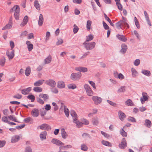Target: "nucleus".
Instances as JSON below:
<instances>
[{
  "mask_svg": "<svg viewBox=\"0 0 152 152\" xmlns=\"http://www.w3.org/2000/svg\"><path fill=\"white\" fill-rule=\"evenodd\" d=\"M122 20H120L115 24L116 27L118 29H122L123 27L127 26V28H128L129 26L127 22L126 18L122 17Z\"/></svg>",
  "mask_w": 152,
  "mask_h": 152,
  "instance_id": "1",
  "label": "nucleus"
},
{
  "mask_svg": "<svg viewBox=\"0 0 152 152\" xmlns=\"http://www.w3.org/2000/svg\"><path fill=\"white\" fill-rule=\"evenodd\" d=\"M11 12L14 11V16L16 20H18L19 18L20 8L18 5L14 6L11 9Z\"/></svg>",
  "mask_w": 152,
  "mask_h": 152,
  "instance_id": "2",
  "label": "nucleus"
},
{
  "mask_svg": "<svg viewBox=\"0 0 152 152\" xmlns=\"http://www.w3.org/2000/svg\"><path fill=\"white\" fill-rule=\"evenodd\" d=\"M83 45L86 49L87 50H91L94 49L96 45V43L94 42H85L83 43Z\"/></svg>",
  "mask_w": 152,
  "mask_h": 152,
  "instance_id": "3",
  "label": "nucleus"
},
{
  "mask_svg": "<svg viewBox=\"0 0 152 152\" xmlns=\"http://www.w3.org/2000/svg\"><path fill=\"white\" fill-rule=\"evenodd\" d=\"M81 76L82 74L80 72L72 73L70 76V78L73 81H77L80 79Z\"/></svg>",
  "mask_w": 152,
  "mask_h": 152,
  "instance_id": "4",
  "label": "nucleus"
},
{
  "mask_svg": "<svg viewBox=\"0 0 152 152\" xmlns=\"http://www.w3.org/2000/svg\"><path fill=\"white\" fill-rule=\"evenodd\" d=\"M92 99L94 104L96 105L100 104L102 101V99L101 97L96 96H93Z\"/></svg>",
  "mask_w": 152,
  "mask_h": 152,
  "instance_id": "5",
  "label": "nucleus"
},
{
  "mask_svg": "<svg viewBox=\"0 0 152 152\" xmlns=\"http://www.w3.org/2000/svg\"><path fill=\"white\" fill-rule=\"evenodd\" d=\"M83 87L88 96H91L93 95V91L88 85L85 84L84 85Z\"/></svg>",
  "mask_w": 152,
  "mask_h": 152,
  "instance_id": "6",
  "label": "nucleus"
},
{
  "mask_svg": "<svg viewBox=\"0 0 152 152\" xmlns=\"http://www.w3.org/2000/svg\"><path fill=\"white\" fill-rule=\"evenodd\" d=\"M12 17H10L9 19L8 23L2 28V29L5 30L10 29L12 28Z\"/></svg>",
  "mask_w": 152,
  "mask_h": 152,
  "instance_id": "7",
  "label": "nucleus"
},
{
  "mask_svg": "<svg viewBox=\"0 0 152 152\" xmlns=\"http://www.w3.org/2000/svg\"><path fill=\"white\" fill-rule=\"evenodd\" d=\"M15 50H8L6 52V55L9 60L12 59L14 56Z\"/></svg>",
  "mask_w": 152,
  "mask_h": 152,
  "instance_id": "8",
  "label": "nucleus"
},
{
  "mask_svg": "<svg viewBox=\"0 0 152 152\" xmlns=\"http://www.w3.org/2000/svg\"><path fill=\"white\" fill-rule=\"evenodd\" d=\"M45 83L52 87H54L56 85V82L52 79H50L46 80Z\"/></svg>",
  "mask_w": 152,
  "mask_h": 152,
  "instance_id": "9",
  "label": "nucleus"
},
{
  "mask_svg": "<svg viewBox=\"0 0 152 152\" xmlns=\"http://www.w3.org/2000/svg\"><path fill=\"white\" fill-rule=\"evenodd\" d=\"M38 128L42 130H49L51 129L50 126L46 124H44L39 126L38 127Z\"/></svg>",
  "mask_w": 152,
  "mask_h": 152,
  "instance_id": "10",
  "label": "nucleus"
},
{
  "mask_svg": "<svg viewBox=\"0 0 152 152\" xmlns=\"http://www.w3.org/2000/svg\"><path fill=\"white\" fill-rule=\"evenodd\" d=\"M39 110L37 108H34L31 112V115L34 117H37L39 115Z\"/></svg>",
  "mask_w": 152,
  "mask_h": 152,
  "instance_id": "11",
  "label": "nucleus"
},
{
  "mask_svg": "<svg viewBox=\"0 0 152 152\" xmlns=\"http://www.w3.org/2000/svg\"><path fill=\"white\" fill-rule=\"evenodd\" d=\"M51 142L53 144H55L57 145L60 146L64 145V143L61 141L56 138L52 139Z\"/></svg>",
  "mask_w": 152,
  "mask_h": 152,
  "instance_id": "12",
  "label": "nucleus"
},
{
  "mask_svg": "<svg viewBox=\"0 0 152 152\" xmlns=\"http://www.w3.org/2000/svg\"><path fill=\"white\" fill-rule=\"evenodd\" d=\"M142 97L140 99V100L142 104L144 103L145 101H147L148 99V96L147 93L143 92L142 93Z\"/></svg>",
  "mask_w": 152,
  "mask_h": 152,
  "instance_id": "13",
  "label": "nucleus"
},
{
  "mask_svg": "<svg viewBox=\"0 0 152 152\" xmlns=\"http://www.w3.org/2000/svg\"><path fill=\"white\" fill-rule=\"evenodd\" d=\"M75 70L77 71L83 73L86 72L88 71L87 68L82 66L76 67L75 68Z\"/></svg>",
  "mask_w": 152,
  "mask_h": 152,
  "instance_id": "14",
  "label": "nucleus"
},
{
  "mask_svg": "<svg viewBox=\"0 0 152 152\" xmlns=\"http://www.w3.org/2000/svg\"><path fill=\"white\" fill-rule=\"evenodd\" d=\"M114 76L115 78L122 80L124 78V76L122 73H118L117 72H115L114 73Z\"/></svg>",
  "mask_w": 152,
  "mask_h": 152,
  "instance_id": "15",
  "label": "nucleus"
},
{
  "mask_svg": "<svg viewBox=\"0 0 152 152\" xmlns=\"http://www.w3.org/2000/svg\"><path fill=\"white\" fill-rule=\"evenodd\" d=\"M20 139V137L19 135H16L12 137L11 142L12 143H15L19 141Z\"/></svg>",
  "mask_w": 152,
  "mask_h": 152,
  "instance_id": "16",
  "label": "nucleus"
},
{
  "mask_svg": "<svg viewBox=\"0 0 152 152\" xmlns=\"http://www.w3.org/2000/svg\"><path fill=\"white\" fill-rule=\"evenodd\" d=\"M127 146L126 141L125 138L122 139L121 142L119 145V147L121 149H124Z\"/></svg>",
  "mask_w": 152,
  "mask_h": 152,
  "instance_id": "17",
  "label": "nucleus"
},
{
  "mask_svg": "<svg viewBox=\"0 0 152 152\" xmlns=\"http://www.w3.org/2000/svg\"><path fill=\"white\" fill-rule=\"evenodd\" d=\"M118 115L119 119L121 121H123L126 117L125 114L121 110H119L118 111Z\"/></svg>",
  "mask_w": 152,
  "mask_h": 152,
  "instance_id": "18",
  "label": "nucleus"
},
{
  "mask_svg": "<svg viewBox=\"0 0 152 152\" xmlns=\"http://www.w3.org/2000/svg\"><path fill=\"white\" fill-rule=\"evenodd\" d=\"M57 87L59 88H63L65 87V84L64 82L63 81H59L57 83Z\"/></svg>",
  "mask_w": 152,
  "mask_h": 152,
  "instance_id": "19",
  "label": "nucleus"
},
{
  "mask_svg": "<svg viewBox=\"0 0 152 152\" xmlns=\"http://www.w3.org/2000/svg\"><path fill=\"white\" fill-rule=\"evenodd\" d=\"M40 98H42L45 101H47L49 99V96L48 94H40L39 95Z\"/></svg>",
  "mask_w": 152,
  "mask_h": 152,
  "instance_id": "20",
  "label": "nucleus"
},
{
  "mask_svg": "<svg viewBox=\"0 0 152 152\" xmlns=\"http://www.w3.org/2000/svg\"><path fill=\"white\" fill-rule=\"evenodd\" d=\"M61 134L62 138L63 139H66L68 137V134L64 128H62L61 130Z\"/></svg>",
  "mask_w": 152,
  "mask_h": 152,
  "instance_id": "21",
  "label": "nucleus"
},
{
  "mask_svg": "<svg viewBox=\"0 0 152 152\" xmlns=\"http://www.w3.org/2000/svg\"><path fill=\"white\" fill-rule=\"evenodd\" d=\"M47 132L46 131H44L41 132L39 135L40 139L42 140H45L46 139Z\"/></svg>",
  "mask_w": 152,
  "mask_h": 152,
  "instance_id": "22",
  "label": "nucleus"
},
{
  "mask_svg": "<svg viewBox=\"0 0 152 152\" xmlns=\"http://www.w3.org/2000/svg\"><path fill=\"white\" fill-rule=\"evenodd\" d=\"M121 49L120 50V52L122 53H125L127 49V46L124 44H122L121 45Z\"/></svg>",
  "mask_w": 152,
  "mask_h": 152,
  "instance_id": "23",
  "label": "nucleus"
},
{
  "mask_svg": "<svg viewBox=\"0 0 152 152\" xmlns=\"http://www.w3.org/2000/svg\"><path fill=\"white\" fill-rule=\"evenodd\" d=\"M44 81L45 80H39L34 82V85L35 86H39L42 85Z\"/></svg>",
  "mask_w": 152,
  "mask_h": 152,
  "instance_id": "24",
  "label": "nucleus"
},
{
  "mask_svg": "<svg viewBox=\"0 0 152 152\" xmlns=\"http://www.w3.org/2000/svg\"><path fill=\"white\" fill-rule=\"evenodd\" d=\"M44 22L43 16L42 14H40L39 16V19L38 21V25L41 26L43 24Z\"/></svg>",
  "mask_w": 152,
  "mask_h": 152,
  "instance_id": "25",
  "label": "nucleus"
},
{
  "mask_svg": "<svg viewBox=\"0 0 152 152\" xmlns=\"http://www.w3.org/2000/svg\"><path fill=\"white\" fill-rule=\"evenodd\" d=\"M28 17L26 15L25 16L23 19L22 22L20 24V26L22 27L25 25L28 22Z\"/></svg>",
  "mask_w": 152,
  "mask_h": 152,
  "instance_id": "26",
  "label": "nucleus"
},
{
  "mask_svg": "<svg viewBox=\"0 0 152 152\" xmlns=\"http://www.w3.org/2000/svg\"><path fill=\"white\" fill-rule=\"evenodd\" d=\"M26 44L27 45L28 51H31L33 48V45L31 44L30 41H26Z\"/></svg>",
  "mask_w": 152,
  "mask_h": 152,
  "instance_id": "27",
  "label": "nucleus"
},
{
  "mask_svg": "<svg viewBox=\"0 0 152 152\" xmlns=\"http://www.w3.org/2000/svg\"><path fill=\"white\" fill-rule=\"evenodd\" d=\"M116 37L118 39L123 42H125L127 40L126 38L123 35L118 34L116 35Z\"/></svg>",
  "mask_w": 152,
  "mask_h": 152,
  "instance_id": "28",
  "label": "nucleus"
},
{
  "mask_svg": "<svg viewBox=\"0 0 152 152\" xmlns=\"http://www.w3.org/2000/svg\"><path fill=\"white\" fill-rule=\"evenodd\" d=\"M52 58L51 56L49 55L44 60V62L45 64L50 63L52 61Z\"/></svg>",
  "mask_w": 152,
  "mask_h": 152,
  "instance_id": "29",
  "label": "nucleus"
},
{
  "mask_svg": "<svg viewBox=\"0 0 152 152\" xmlns=\"http://www.w3.org/2000/svg\"><path fill=\"white\" fill-rule=\"evenodd\" d=\"M70 114L72 117L73 121H75L77 119V115L74 111H71L70 112Z\"/></svg>",
  "mask_w": 152,
  "mask_h": 152,
  "instance_id": "30",
  "label": "nucleus"
},
{
  "mask_svg": "<svg viewBox=\"0 0 152 152\" xmlns=\"http://www.w3.org/2000/svg\"><path fill=\"white\" fill-rule=\"evenodd\" d=\"M144 14L145 19L147 22L148 24L150 26H151V23L150 22L149 16L147 12L146 11H144Z\"/></svg>",
  "mask_w": 152,
  "mask_h": 152,
  "instance_id": "31",
  "label": "nucleus"
},
{
  "mask_svg": "<svg viewBox=\"0 0 152 152\" xmlns=\"http://www.w3.org/2000/svg\"><path fill=\"white\" fill-rule=\"evenodd\" d=\"M101 143L103 145L109 147H111L112 146V144L110 142L105 140H102L101 141Z\"/></svg>",
  "mask_w": 152,
  "mask_h": 152,
  "instance_id": "32",
  "label": "nucleus"
},
{
  "mask_svg": "<svg viewBox=\"0 0 152 152\" xmlns=\"http://www.w3.org/2000/svg\"><path fill=\"white\" fill-rule=\"evenodd\" d=\"M31 87H28L22 90V93L24 95H26L28 94L29 92L31 91Z\"/></svg>",
  "mask_w": 152,
  "mask_h": 152,
  "instance_id": "33",
  "label": "nucleus"
},
{
  "mask_svg": "<svg viewBox=\"0 0 152 152\" xmlns=\"http://www.w3.org/2000/svg\"><path fill=\"white\" fill-rule=\"evenodd\" d=\"M72 145H62L60 147L59 149L61 150L62 149H70L72 148Z\"/></svg>",
  "mask_w": 152,
  "mask_h": 152,
  "instance_id": "34",
  "label": "nucleus"
},
{
  "mask_svg": "<svg viewBox=\"0 0 152 152\" xmlns=\"http://www.w3.org/2000/svg\"><path fill=\"white\" fill-rule=\"evenodd\" d=\"M99 118L97 117L93 118L92 121V123L94 125H97L99 124Z\"/></svg>",
  "mask_w": 152,
  "mask_h": 152,
  "instance_id": "35",
  "label": "nucleus"
},
{
  "mask_svg": "<svg viewBox=\"0 0 152 152\" xmlns=\"http://www.w3.org/2000/svg\"><path fill=\"white\" fill-rule=\"evenodd\" d=\"M132 74L133 77H136L138 74V73L136 70L133 68L131 69Z\"/></svg>",
  "mask_w": 152,
  "mask_h": 152,
  "instance_id": "36",
  "label": "nucleus"
},
{
  "mask_svg": "<svg viewBox=\"0 0 152 152\" xmlns=\"http://www.w3.org/2000/svg\"><path fill=\"white\" fill-rule=\"evenodd\" d=\"M125 105L128 106H133L134 104L132 101L130 99H128L125 102Z\"/></svg>",
  "mask_w": 152,
  "mask_h": 152,
  "instance_id": "37",
  "label": "nucleus"
},
{
  "mask_svg": "<svg viewBox=\"0 0 152 152\" xmlns=\"http://www.w3.org/2000/svg\"><path fill=\"white\" fill-rule=\"evenodd\" d=\"M73 122L76 124V126L77 127H80L83 125L82 123L79 121L77 119L75 121H73Z\"/></svg>",
  "mask_w": 152,
  "mask_h": 152,
  "instance_id": "38",
  "label": "nucleus"
},
{
  "mask_svg": "<svg viewBox=\"0 0 152 152\" xmlns=\"http://www.w3.org/2000/svg\"><path fill=\"white\" fill-rule=\"evenodd\" d=\"M141 72L144 75L149 76H150L151 73L150 71L145 69H143L142 71Z\"/></svg>",
  "mask_w": 152,
  "mask_h": 152,
  "instance_id": "39",
  "label": "nucleus"
},
{
  "mask_svg": "<svg viewBox=\"0 0 152 152\" xmlns=\"http://www.w3.org/2000/svg\"><path fill=\"white\" fill-rule=\"evenodd\" d=\"M31 72V68L29 66H28L26 68L25 71V74L26 76H28Z\"/></svg>",
  "mask_w": 152,
  "mask_h": 152,
  "instance_id": "40",
  "label": "nucleus"
},
{
  "mask_svg": "<svg viewBox=\"0 0 152 152\" xmlns=\"http://www.w3.org/2000/svg\"><path fill=\"white\" fill-rule=\"evenodd\" d=\"M126 87L125 86H121L118 90V93H123L126 91Z\"/></svg>",
  "mask_w": 152,
  "mask_h": 152,
  "instance_id": "41",
  "label": "nucleus"
},
{
  "mask_svg": "<svg viewBox=\"0 0 152 152\" xmlns=\"http://www.w3.org/2000/svg\"><path fill=\"white\" fill-rule=\"evenodd\" d=\"M94 38V36L91 34H90L86 36V41L87 42L92 40Z\"/></svg>",
  "mask_w": 152,
  "mask_h": 152,
  "instance_id": "42",
  "label": "nucleus"
},
{
  "mask_svg": "<svg viewBox=\"0 0 152 152\" xmlns=\"http://www.w3.org/2000/svg\"><path fill=\"white\" fill-rule=\"evenodd\" d=\"M6 59L4 57H3L0 59V65L4 66L5 63Z\"/></svg>",
  "mask_w": 152,
  "mask_h": 152,
  "instance_id": "43",
  "label": "nucleus"
},
{
  "mask_svg": "<svg viewBox=\"0 0 152 152\" xmlns=\"http://www.w3.org/2000/svg\"><path fill=\"white\" fill-rule=\"evenodd\" d=\"M86 28L87 30L89 31L91 29V26L92 24V21L90 20L87 21Z\"/></svg>",
  "mask_w": 152,
  "mask_h": 152,
  "instance_id": "44",
  "label": "nucleus"
},
{
  "mask_svg": "<svg viewBox=\"0 0 152 152\" xmlns=\"http://www.w3.org/2000/svg\"><path fill=\"white\" fill-rule=\"evenodd\" d=\"M81 149L83 151H86L88 150V148L86 145L85 144H83L81 145Z\"/></svg>",
  "mask_w": 152,
  "mask_h": 152,
  "instance_id": "45",
  "label": "nucleus"
},
{
  "mask_svg": "<svg viewBox=\"0 0 152 152\" xmlns=\"http://www.w3.org/2000/svg\"><path fill=\"white\" fill-rule=\"evenodd\" d=\"M34 91L37 92H41L42 91V88L38 86H36L34 87L33 88Z\"/></svg>",
  "mask_w": 152,
  "mask_h": 152,
  "instance_id": "46",
  "label": "nucleus"
},
{
  "mask_svg": "<svg viewBox=\"0 0 152 152\" xmlns=\"http://www.w3.org/2000/svg\"><path fill=\"white\" fill-rule=\"evenodd\" d=\"M145 125L147 127L150 128L151 126V121L148 119H146L145 121Z\"/></svg>",
  "mask_w": 152,
  "mask_h": 152,
  "instance_id": "47",
  "label": "nucleus"
},
{
  "mask_svg": "<svg viewBox=\"0 0 152 152\" xmlns=\"http://www.w3.org/2000/svg\"><path fill=\"white\" fill-rule=\"evenodd\" d=\"M64 111L66 117H68L69 114V111L67 107H64Z\"/></svg>",
  "mask_w": 152,
  "mask_h": 152,
  "instance_id": "48",
  "label": "nucleus"
},
{
  "mask_svg": "<svg viewBox=\"0 0 152 152\" xmlns=\"http://www.w3.org/2000/svg\"><path fill=\"white\" fill-rule=\"evenodd\" d=\"M8 117L10 120L16 122H18L16 117L13 115H10Z\"/></svg>",
  "mask_w": 152,
  "mask_h": 152,
  "instance_id": "49",
  "label": "nucleus"
},
{
  "mask_svg": "<svg viewBox=\"0 0 152 152\" xmlns=\"http://www.w3.org/2000/svg\"><path fill=\"white\" fill-rule=\"evenodd\" d=\"M34 6L35 7L37 10H40V5L38 2V1L37 0H36L34 2Z\"/></svg>",
  "mask_w": 152,
  "mask_h": 152,
  "instance_id": "50",
  "label": "nucleus"
},
{
  "mask_svg": "<svg viewBox=\"0 0 152 152\" xmlns=\"http://www.w3.org/2000/svg\"><path fill=\"white\" fill-rule=\"evenodd\" d=\"M68 87L69 89H74L77 87L76 86L75 84H70L68 85Z\"/></svg>",
  "mask_w": 152,
  "mask_h": 152,
  "instance_id": "51",
  "label": "nucleus"
},
{
  "mask_svg": "<svg viewBox=\"0 0 152 152\" xmlns=\"http://www.w3.org/2000/svg\"><path fill=\"white\" fill-rule=\"evenodd\" d=\"M104 17L106 20L110 23V25L113 26H114V24L112 22L111 20L105 14H104Z\"/></svg>",
  "mask_w": 152,
  "mask_h": 152,
  "instance_id": "52",
  "label": "nucleus"
},
{
  "mask_svg": "<svg viewBox=\"0 0 152 152\" xmlns=\"http://www.w3.org/2000/svg\"><path fill=\"white\" fill-rule=\"evenodd\" d=\"M64 42L63 40L61 38H58L57 39V41L56 42V45H61Z\"/></svg>",
  "mask_w": 152,
  "mask_h": 152,
  "instance_id": "53",
  "label": "nucleus"
},
{
  "mask_svg": "<svg viewBox=\"0 0 152 152\" xmlns=\"http://www.w3.org/2000/svg\"><path fill=\"white\" fill-rule=\"evenodd\" d=\"M73 33L74 34L76 33L77 31H78L79 30V28H78V26L76 25V24H74L73 26Z\"/></svg>",
  "mask_w": 152,
  "mask_h": 152,
  "instance_id": "54",
  "label": "nucleus"
},
{
  "mask_svg": "<svg viewBox=\"0 0 152 152\" xmlns=\"http://www.w3.org/2000/svg\"><path fill=\"white\" fill-rule=\"evenodd\" d=\"M25 152H32L31 148L29 146L26 147L25 149Z\"/></svg>",
  "mask_w": 152,
  "mask_h": 152,
  "instance_id": "55",
  "label": "nucleus"
},
{
  "mask_svg": "<svg viewBox=\"0 0 152 152\" xmlns=\"http://www.w3.org/2000/svg\"><path fill=\"white\" fill-rule=\"evenodd\" d=\"M107 102L110 104L111 106H113V107H116V104L115 103L109 100H107Z\"/></svg>",
  "mask_w": 152,
  "mask_h": 152,
  "instance_id": "56",
  "label": "nucleus"
},
{
  "mask_svg": "<svg viewBox=\"0 0 152 152\" xmlns=\"http://www.w3.org/2000/svg\"><path fill=\"white\" fill-rule=\"evenodd\" d=\"M120 134L123 137H126L127 136V133L123 129H122L120 131Z\"/></svg>",
  "mask_w": 152,
  "mask_h": 152,
  "instance_id": "57",
  "label": "nucleus"
},
{
  "mask_svg": "<svg viewBox=\"0 0 152 152\" xmlns=\"http://www.w3.org/2000/svg\"><path fill=\"white\" fill-rule=\"evenodd\" d=\"M88 82L94 89H96V87L95 84L93 81H89Z\"/></svg>",
  "mask_w": 152,
  "mask_h": 152,
  "instance_id": "58",
  "label": "nucleus"
},
{
  "mask_svg": "<svg viewBox=\"0 0 152 152\" xmlns=\"http://www.w3.org/2000/svg\"><path fill=\"white\" fill-rule=\"evenodd\" d=\"M140 63V60L139 59H137L135 60L134 62V65L135 66H138Z\"/></svg>",
  "mask_w": 152,
  "mask_h": 152,
  "instance_id": "59",
  "label": "nucleus"
},
{
  "mask_svg": "<svg viewBox=\"0 0 152 152\" xmlns=\"http://www.w3.org/2000/svg\"><path fill=\"white\" fill-rule=\"evenodd\" d=\"M101 133L102 135L107 138H108L110 137L109 135L104 132L101 131Z\"/></svg>",
  "mask_w": 152,
  "mask_h": 152,
  "instance_id": "60",
  "label": "nucleus"
},
{
  "mask_svg": "<svg viewBox=\"0 0 152 152\" xmlns=\"http://www.w3.org/2000/svg\"><path fill=\"white\" fill-rule=\"evenodd\" d=\"M27 98L28 99H31V102H33L34 101V99H35V96L33 95H28L27 96Z\"/></svg>",
  "mask_w": 152,
  "mask_h": 152,
  "instance_id": "61",
  "label": "nucleus"
},
{
  "mask_svg": "<svg viewBox=\"0 0 152 152\" xmlns=\"http://www.w3.org/2000/svg\"><path fill=\"white\" fill-rule=\"evenodd\" d=\"M134 22H135V24L136 26L138 28H139L140 27V25H139L138 21L137 18L135 17H134Z\"/></svg>",
  "mask_w": 152,
  "mask_h": 152,
  "instance_id": "62",
  "label": "nucleus"
},
{
  "mask_svg": "<svg viewBox=\"0 0 152 152\" xmlns=\"http://www.w3.org/2000/svg\"><path fill=\"white\" fill-rule=\"evenodd\" d=\"M118 7V9L120 10H122L123 8L122 6L120 4V2L116 3Z\"/></svg>",
  "mask_w": 152,
  "mask_h": 152,
  "instance_id": "63",
  "label": "nucleus"
},
{
  "mask_svg": "<svg viewBox=\"0 0 152 152\" xmlns=\"http://www.w3.org/2000/svg\"><path fill=\"white\" fill-rule=\"evenodd\" d=\"M51 107L50 104H47L44 106V108L45 109L48 111L50 110Z\"/></svg>",
  "mask_w": 152,
  "mask_h": 152,
  "instance_id": "64",
  "label": "nucleus"
}]
</instances>
